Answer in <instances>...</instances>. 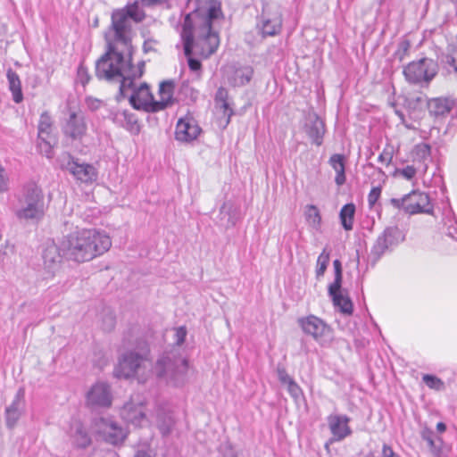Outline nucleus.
<instances>
[{
  "label": "nucleus",
  "instance_id": "obj_19",
  "mask_svg": "<svg viewBox=\"0 0 457 457\" xmlns=\"http://www.w3.org/2000/svg\"><path fill=\"white\" fill-rule=\"evenodd\" d=\"M73 177L83 183H90L96 179L97 172L95 167L88 163H79L78 160L69 155V161L63 167Z\"/></svg>",
  "mask_w": 457,
  "mask_h": 457
},
{
  "label": "nucleus",
  "instance_id": "obj_47",
  "mask_svg": "<svg viewBox=\"0 0 457 457\" xmlns=\"http://www.w3.org/2000/svg\"><path fill=\"white\" fill-rule=\"evenodd\" d=\"M381 195V187H374L371 188L368 195V203L370 207H373L375 204L378 202Z\"/></svg>",
  "mask_w": 457,
  "mask_h": 457
},
{
  "label": "nucleus",
  "instance_id": "obj_56",
  "mask_svg": "<svg viewBox=\"0 0 457 457\" xmlns=\"http://www.w3.org/2000/svg\"><path fill=\"white\" fill-rule=\"evenodd\" d=\"M398 454H396L392 447L386 444L383 445L382 447V457H395Z\"/></svg>",
  "mask_w": 457,
  "mask_h": 457
},
{
  "label": "nucleus",
  "instance_id": "obj_28",
  "mask_svg": "<svg viewBox=\"0 0 457 457\" xmlns=\"http://www.w3.org/2000/svg\"><path fill=\"white\" fill-rule=\"evenodd\" d=\"M56 144L57 138L53 131L37 132V147L47 158L53 157V148Z\"/></svg>",
  "mask_w": 457,
  "mask_h": 457
},
{
  "label": "nucleus",
  "instance_id": "obj_2",
  "mask_svg": "<svg viewBox=\"0 0 457 457\" xmlns=\"http://www.w3.org/2000/svg\"><path fill=\"white\" fill-rule=\"evenodd\" d=\"M221 15L220 3L218 0H197L196 9L187 13L180 33L184 54L188 67L193 71L201 70V62L193 58V52L204 58L213 54L219 46L220 37L212 29V22Z\"/></svg>",
  "mask_w": 457,
  "mask_h": 457
},
{
  "label": "nucleus",
  "instance_id": "obj_1",
  "mask_svg": "<svg viewBox=\"0 0 457 457\" xmlns=\"http://www.w3.org/2000/svg\"><path fill=\"white\" fill-rule=\"evenodd\" d=\"M106 49L96 62V76L107 82L120 81V96L133 85L134 79L145 73V62L133 64L132 22L123 11L116 9L111 15V24L104 33Z\"/></svg>",
  "mask_w": 457,
  "mask_h": 457
},
{
  "label": "nucleus",
  "instance_id": "obj_37",
  "mask_svg": "<svg viewBox=\"0 0 457 457\" xmlns=\"http://www.w3.org/2000/svg\"><path fill=\"white\" fill-rule=\"evenodd\" d=\"M329 256L330 253L327 250V248H324L321 253L319 255L315 270L317 278H320L324 275L329 262Z\"/></svg>",
  "mask_w": 457,
  "mask_h": 457
},
{
  "label": "nucleus",
  "instance_id": "obj_33",
  "mask_svg": "<svg viewBox=\"0 0 457 457\" xmlns=\"http://www.w3.org/2000/svg\"><path fill=\"white\" fill-rule=\"evenodd\" d=\"M174 83L171 80L162 81L159 87L160 100L155 103L163 104V110L173 104Z\"/></svg>",
  "mask_w": 457,
  "mask_h": 457
},
{
  "label": "nucleus",
  "instance_id": "obj_18",
  "mask_svg": "<svg viewBox=\"0 0 457 457\" xmlns=\"http://www.w3.org/2000/svg\"><path fill=\"white\" fill-rule=\"evenodd\" d=\"M87 404L92 407H109L112 396L108 384L97 382L94 384L86 395Z\"/></svg>",
  "mask_w": 457,
  "mask_h": 457
},
{
  "label": "nucleus",
  "instance_id": "obj_11",
  "mask_svg": "<svg viewBox=\"0 0 457 457\" xmlns=\"http://www.w3.org/2000/svg\"><path fill=\"white\" fill-rule=\"evenodd\" d=\"M297 323L305 335L312 337L320 345L328 344L332 339L330 326L313 314L299 318Z\"/></svg>",
  "mask_w": 457,
  "mask_h": 457
},
{
  "label": "nucleus",
  "instance_id": "obj_64",
  "mask_svg": "<svg viewBox=\"0 0 457 457\" xmlns=\"http://www.w3.org/2000/svg\"><path fill=\"white\" fill-rule=\"evenodd\" d=\"M228 457H237L234 451L232 449H229V454Z\"/></svg>",
  "mask_w": 457,
  "mask_h": 457
},
{
  "label": "nucleus",
  "instance_id": "obj_50",
  "mask_svg": "<svg viewBox=\"0 0 457 457\" xmlns=\"http://www.w3.org/2000/svg\"><path fill=\"white\" fill-rule=\"evenodd\" d=\"M287 385V391L293 398L298 399L303 395L301 387L296 384L295 380L290 381V383Z\"/></svg>",
  "mask_w": 457,
  "mask_h": 457
},
{
  "label": "nucleus",
  "instance_id": "obj_23",
  "mask_svg": "<svg viewBox=\"0 0 457 457\" xmlns=\"http://www.w3.org/2000/svg\"><path fill=\"white\" fill-rule=\"evenodd\" d=\"M120 415L124 420L135 426H142L145 420L143 403L141 402L136 403L134 399L124 404Z\"/></svg>",
  "mask_w": 457,
  "mask_h": 457
},
{
  "label": "nucleus",
  "instance_id": "obj_25",
  "mask_svg": "<svg viewBox=\"0 0 457 457\" xmlns=\"http://www.w3.org/2000/svg\"><path fill=\"white\" fill-rule=\"evenodd\" d=\"M341 287L342 285H339L336 289L332 288V286H328V295L336 308L342 313L350 315L353 313V305L349 296L343 294Z\"/></svg>",
  "mask_w": 457,
  "mask_h": 457
},
{
  "label": "nucleus",
  "instance_id": "obj_30",
  "mask_svg": "<svg viewBox=\"0 0 457 457\" xmlns=\"http://www.w3.org/2000/svg\"><path fill=\"white\" fill-rule=\"evenodd\" d=\"M9 90L12 92V100L16 104L23 101V94L21 90V82L19 75L12 69H8L6 72Z\"/></svg>",
  "mask_w": 457,
  "mask_h": 457
},
{
  "label": "nucleus",
  "instance_id": "obj_44",
  "mask_svg": "<svg viewBox=\"0 0 457 457\" xmlns=\"http://www.w3.org/2000/svg\"><path fill=\"white\" fill-rule=\"evenodd\" d=\"M334 270H335V278L333 283H331L329 286H332V288H337L339 285H342V265L339 260H335L333 262Z\"/></svg>",
  "mask_w": 457,
  "mask_h": 457
},
{
  "label": "nucleus",
  "instance_id": "obj_60",
  "mask_svg": "<svg viewBox=\"0 0 457 457\" xmlns=\"http://www.w3.org/2000/svg\"><path fill=\"white\" fill-rule=\"evenodd\" d=\"M134 457H152L149 453L145 450H138Z\"/></svg>",
  "mask_w": 457,
  "mask_h": 457
},
{
  "label": "nucleus",
  "instance_id": "obj_48",
  "mask_svg": "<svg viewBox=\"0 0 457 457\" xmlns=\"http://www.w3.org/2000/svg\"><path fill=\"white\" fill-rule=\"evenodd\" d=\"M277 374L278 380L282 384H288L290 381H293L294 379L287 374L286 368L283 365L278 364L277 366Z\"/></svg>",
  "mask_w": 457,
  "mask_h": 457
},
{
  "label": "nucleus",
  "instance_id": "obj_46",
  "mask_svg": "<svg viewBox=\"0 0 457 457\" xmlns=\"http://www.w3.org/2000/svg\"><path fill=\"white\" fill-rule=\"evenodd\" d=\"M115 316L112 312L105 313L103 319V328L105 331H111L115 327Z\"/></svg>",
  "mask_w": 457,
  "mask_h": 457
},
{
  "label": "nucleus",
  "instance_id": "obj_7",
  "mask_svg": "<svg viewBox=\"0 0 457 457\" xmlns=\"http://www.w3.org/2000/svg\"><path fill=\"white\" fill-rule=\"evenodd\" d=\"M133 79V85L130 87H127L124 96H120V87H119V93L116 96L118 102L125 99L128 96L129 91H132L129 96V104L136 110L145 111L146 112H157L163 110V104L161 103H155L153 94L150 91V87L147 83L144 82L139 87L135 86V80ZM112 81V83H114ZM120 84V81H118Z\"/></svg>",
  "mask_w": 457,
  "mask_h": 457
},
{
  "label": "nucleus",
  "instance_id": "obj_20",
  "mask_svg": "<svg viewBox=\"0 0 457 457\" xmlns=\"http://www.w3.org/2000/svg\"><path fill=\"white\" fill-rule=\"evenodd\" d=\"M25 410V389L20 387L12 403L5 409V423L8 428H13Z\"/></svg>",
  "mask_w": 457,
  "mask_h": 457
},
{
  "label": "nucleus",
  "instance_id": "obj_16",
  "mask_svg": "<svg viewBox=\"0 0 457 457\" xmlns=\"http://www.w3.org/2000/svg\"><path fill=\"white\" fill-rule=\"evenodd\" d=\"M61 246L54 244L48 245L43 251L44 278L49 279L59 271L63 254H61Z\"/></svg>",
  "mask_w": 457,
  "mask_h": 457
},
{
  "label": "nucleus",
  "instance_id": "obj_24",
  "mask_svg": "<svg viewBox=\"0 0 457 457\" xmlns=\"http://www.w3.org/2000/svg\"><path fill=\"white\" fill-rule=\"evenodd\" d=\"M111 119L114 124L132 134L137 135L140 131V126L136 115L127 110H118L111 112Z\"/></svg>",
  "mask_w": 457,
  "mask_h": 457
},
{
  "label": "nucleus",
  "instance_id": "obj_17",
  "mask_svg": "<svg viewBox=\"0 0 457 457\" xmlns=\"http://www.w3.org/2000/svg\"><path fill=\"white\" fill-rule=\"evenodd\" d=\"M201 131L196 120L191 116H186L177 122L175 139L181 143H191L198 137Z\"/></svg>",
  "mask_w": 457,
  "mask_h": 457
},
{
  "label": "nucleus",
  "instance_id": "obj_62",
  "mask_svg": "<svg viewBox=\"0 0 457 457\" xmlns=\"http://www.w3.org/2000/svg\"><path fill=\"white\" fill-rule=\"evenodd\" d=\"M89 104V107L92 108V109H97L100 103L98 100H94V101H91V104Z\"/></svg>",
  "mask_w": 457,
  "mask_h": 457
},
{
  "label": "nucleus",
  "instance_id": "obj_26",
  "mask_svg": "<svg viewBox=\"0 0 457 457\" xmlns=\"http://www.w3.org/2000/svg\"><path fill=\"white\" fill-rule=\"evenodd\" d=\"M253 72V68L250 65L239 66L228 77V82L233 87H244L250 83Z\"/></svg>",
  "mask_w": 457,
  "mask_h": 457
},
{
  "label": "nucleus",
  "instance_id": "obj_59",
  "mask_svg": "<svg viewBox=\"0 0 457 457\" xmlns=\"http://www.w3.org/2000/svg\"><path fill=\"white\" fill-rule=\"evenodd\" d=\"M7 257V252L3 248H0V266L4 263V261Z\"/></svg>",
  "mask_w": 457,
  "mask_h": 457
},
{
  "label": "nucleus",
  "instance_id": "obj_31",
  "mask_svg": "<svg viewBox=\"0 0 457 457\" xmlns=\"http://www.w3.org/2000/svg\"><path fill=\"white\" fill-rule=\"evenodd\" d=\"M72 444L79 448H86L91 444V437L81 423L76 422L71 428Z\"/></svg>",
  "mask_w": 457,
  "mask_h": 457
},
{
  "label": "nucleus",
  "instance_id": "obj_63",
  "mask_svg": "<svg viewBox=\"0 0 457 457\" xmlns=\"http://www.w3.org/2000/svg\"><path fill=\"white\" fill-rule=\"evenodd\" d=\"M231 205L228 203H224L220 207V213H223L227 209H230Z\"/></svg>",
  "mask_w": 457,
  "mask_h": 457
},
{
  "label": "nucleus",
  "instance_id": "obj_3",
  "mask_svg": "<svg viewBox=\"0 0 457 457\" xmlns=\"http://www.w3.org/2000/svg\"><path fill=\"white\" fill-rule=\"evenodd\" d=\"M111 245L110 237L96 229L73 231L61 242L63 257L77 262L91 261L107 252Z\"/></svg>",
  "mask_w": 457,
  "mask_h": 457
},
{
  "label": "nucleus",
  "instance_id": "obj_57",
  "mask_svg": "<svg viewBox=\"0 0 457 457\" xmlns=\"http://www.w3.org/2000/svg\"><path fill=\"white\" fill-rule=\"evenodd\" d=\"M155 43V40L154 39H147L143 44V51L145 53H149L151 51H154L153 44Z\"/></svg>",
  "mask_w": 457,
  "mask_h": 457
},
{
  "label": "nucleus",
  "instance_id": "obj_5",
  "mask_svg": "<svg viewBox=\"0 0 457 457\" xmlns=\"http://www.w3.org/2000/svg\"><path fill=\"white\" fill-rule=\"evenodd\" d=\"M188 361L176 352H165L156 361L153 371L159 380L173 386L187 381Z\"/></svg>",
  "mask_w": 457,
  "mask_h": 457
},
{
  "label": "nucleus",
  "instance_id": "obj_36",
  "mask_svg": "<svg viewBox=\"0 0 457 457\" xmlns=\"http://www.w3.org/2000/svg\"><path fill=\"white\" fill-rule=\"evenodd\" d=\"M123 11L126 17L132 22H141L145 19V12L140 10L137 4L127 5L124 8L120 9Z\"/></svg>",
  "mask_w": 457,
  "mask_h": 457
},
{
  "label": "nucleus",
  "instance_id": "obj_9",
  "mask_svg": "<svg viewBox=\"0 0 457 457\" xmlns=\"http://www.w3.org/2000/svg\"><path fill=\"white\" fill-rule=\"evenodd\" d=\"M437 72V62L428 57L411 62L403 68L404 78L411 84H428Z\"/></svg>",
  "mask_w": 457,
  "mask_h": 457
},
{
  "label": "nucleus",
  "instance_id": "obj_55",
  "mask_svg": "<svg viewBox=\"0 0 457 457\" xmlns=\"http://www.w3.org/2000/svg\"><path fill=\"white\" fill-rule=\"evenodd\" d=\"M400 173L403 178L410 180L415 176L416 169L411 165H408L404 167L403 170H401Z\"/></svg>",
  "mask_w": 457,
  "mask_h": 457
},
{
  "label": "nucleus",
  "instance_id": "obj_61",
  "mask_svg": "<svg viewBox=\"0 0 457 457\" xmlns=\"http://www.w3.org/2000/svg\"><path fill=\"white\" fill-rule=\"evenodd\" d=\"M436 429L439 433H443L446 430V425L444 422H438L436 424Z\"/></svg>",
  "mask_w": 457,
  "mask_h": 457
},
{
  "label": "nucleus",
  "instance_id": "obj_6",
  "mask_svg": "<svg viewBox=\"0 0 457 457\" xmlns=\"http://www.w3.org/2000/svg\"><path fill=\"white\" fill-rule=\"evenodd\" d=\"M149 347L145 342L140 343L136 349L122 353L114 370L117 378H129L139 374L148 361Z\"/></svg>",
  "mask_w": 457,
  "mask_h": 457
},
{
  "label": "nucleus",
  "instance_id": "obj_12",
  "mask_svg": "<svg viewBox=\"0 0 457 457\" xmlns=\"http://www.w3.org/2000/svg\"><path fill=\"white\" fill-rule=\"evenodd\" d=\"M404 240L403 231L396 226L387 227L379 235L370 250V258L374 265L386 252Z\"/></svg>",
  "mask_w": 457,
  "mask_h": 457
},
{
  "label": "nucleus",
  "instance_id": "obj_43",
  "mask_svg": "<svg viewBox=\"0 0 457 457\" xmlns=\"http://www.w3.org/2000/svg\"><path fill=\"white\" fill-rule=\"evenodd\" d=\"M420 435H421V438L428 443L430 450L434 453L437 454L439 453V449H437L435 445L434 432L430 428H425L421 431Z\"/></svg>",
  "mask_w": 457,
  "mask_h": 457
},
{
  "label": "nucleus",
  "instance_id": "obj_34",
  "mask_svg": "<svg viewBox=\"0 0 457 457\" xmlns=\"http://www.w3.org/2000/svg\"><path fill=\"white\" fill-rule=\"evenodd\" d=\"M431 147L426 143H421L415 145L412 151V157L414 162H418L423 164L424 171L427 170V161L430 159Z\"/></svg>",
  "mask_w": 457,
  "mask_h": 457
},
{
  "label": "nucleus",
  "instance_id": "obj_27",
  "mask_svg": "<svg viewBox=\"0 0 457 457\" xmlns=\"http://www.w3.org/2000/svg\"><path fill=\"white\" fill-rule=\"evenodd\" d=\"M329 165L336 171L335 183L340 187L346 181L345 158L343 154H334L328 160Z\"/></svg>",
  "mask_w": 457,
  "mask_h": 457
},
{
  "label": "nucleus",
  "instance_id": "obj_14",
  "mask_svg": "<svg viewBox=\"0 0 457 457\" xmlns=\"http://www.w3.org/2000/svg\"><path fill=\"white\" fill-rule=\"evenodd\" d=\"M303 131L312 144L320 146L326 133L325 121L315 112H308L304 116Z\"/></svg>",
  "mask_w": 457,
  "mask_h": 457
},
{
  "label": "nucleus",
  "instance_id": "obj_58",
  "mask_svg": "<svg viewBox=\"0 0 457 457\" xmlns=\"http://www.w3.org/2000/svg\"><path fill=\"white\" fill-rule=\"evenodd\" d=\"M145 6H154L165 3L167 0H141Z\"/></svg>",
  "mask_w": 457,
  "mask_h": 457
},
{
  "label": "nucleus",
  "instance_id": "obj_4",
  "mask_svg": "<svg viewBox=\"0 0 457 457\" xmlns=\"http://www.w3.org/2000/svg\"><path fill=\"white\" fill-rule=\"evenodd\" d=\"M15 215L19 220H39L45 214L44 194L35 182L26 183L16 195Z\"/></svg>",
  "mask_w": 457,
  "mask_h": 457
},
{
  "label": "nucleus",
  "instance_id": "obj_54",
  "mask_svg": "<svg viewBox=\"0 0 457 457\" xmlns=\"http://www.w3.org/2000/svg\"><path fill=\"white\" fill-rule=\"evenodd\" d=\"M393 160V154L392 152L386 151V149L378 155V161L388 166Z\"/></svg>",
  "mask_w": 457,
  "mask_h": 457
},
{
  "label": "nucleus",
  "instance_id": "obj_13",
  "mask_svg": "<svg viewBox=\"0 0 457 457\" xmlns=\"http://www.w3.org/2000/svg\"><path fill=\"white\" fill-rule=\"evenodd\" d=\"M283 14L279 8L271 10L263 7L262 14L257 19L256 28L262 37H275L282 30Z\"/></svg>",
  "mask_w": 457,
  "mask_h": 457
},
{
  "label": "nucleus",
  "instance_id": "obj_35",
  "mask_svg": "<svg viewBox=\"0 0 457 457\" xmlns=\"http://www.w3.org/2000/svg\"><path fill=\"white\" fill-rule=\"evenodd\" d=\"M228 92L225 87H219L215 94V102L224 110V113L230 117L233 114V110L229 107L228 104Z\"/></svg>",
  "mask_w": 457,
  "mask_h": 457
},
{
  "label": "nucleus",
  "instance_id": "obj_40",
  "mask_svg": "<svg viewBox=\"0 0 457 457\" xmlns=\"http://www.w3.org/2000/svg\"><path fill=\"white\" fill-rule=\"evenodd\" d=\"M306 218L313 228H320L321 224V216L317 206L313 204L307 206Z\"/></svg>",
  "mask_w": 457,
  "mask_h": 457
},
{
  "label": "nucleus",
  "instance_id": "obj_38",
  "mask_svg": "<svg viewBox=\"0 0 457 457\" xmlns=\"http://www.w3.org/2000/svg\"><path fill=\"white\" fill-rule=\"evenodd\" d=\"M198 91L187 83H183L179 90L180 99L186 102H195L198 97Z\"/></svg>",
  "mask_w": 457,
  "mask_h": 457
},
{
  "label": "nucleus",
  "instance_id": "obj_15",
  "mask_svg": "<svg viewBox=\"0 0 457 457\" xmlns=\"http://www.w3.org/2000/svg\"><path fill=\"white\" fill-rule=\"evenodd\" d=\"M87 129L85 116L81 112H71L62 127L64 137L72 141L81 140Z\"/></svg>",
  "mask_w": 457,
  "mask_h": 457
},
{
  "label": "nucleus",
  "instance_id": "obj_8",
  "mask_svg": "<svg viewBox=\"0 0 457 457\" xmlns=\"http://www.w3.org/2000/svg\"><path fill=\"white\" fill-rule=\"evenodd\" d=\"M92 429L101 440L112 445L122 444L128 436L127 429L109 416L95 419Z\"/></svg>",
  "mask_w": 457,
  "mask_h": 457
},
{
  "label": "nucleus",
  "instance_id": "obj_45",
  "mask_svg": "<svg viewBox=\"0 0 457 457\" xmlns=\"http://www.w3.org/2000/svg\"><path fill=\"white\" fill-rule=\"evenodd\" d=\"M77 79L84 87L89 82L91 79L87 68L83 64H80L78 68Z\"/></svg>",
  "mask_w": 457,
  "mask_h": 457
},
{
  "label": "nucleus",
  "instance_id": "obj_22",
  "mask_svg": "<svg viewBox=\"0 0 457 457\" xmlns=\"http://www.w3.org/2000/svg\"><path fill=\"white\" fill-rule=\"evenodd\" d=\"M454 105L455 101L448 97H435L428 101V112L436 120L447 117Z\"/></svg>",
  "mask_w": 457,
  "mask_h": 457
},
{
  "label": "nucleus",
  "instance_id": "obj_32",
  "mask_svg": "<svg viewBox=\"0 0 457 457\" xmlns=\"http://www.w3.org/2000/svg\"><path fill=\"white\" fill-rule=\"evenodd\" d=\"M355 211L356 208L353 203L345 204L340 210V222L344 229L346 231L352 230L353 228Z\"/></svg>",
  "mask_w": 457,
  "mask_h": 457
},
{
  "label": "nucleus",
  "instance_id": "obj_21",
  "mask_svg": "<svg viewBox=\"0 0 457 457\" xmlns=\"http://www.w3.org/2000/svg\"><path fill=\"white\" fill-rule=\"evenodd\" d=\"M350 418L346 415L331 414L328 417V424L332 434L330 442L342 441L352 434L348 426Z\"/></svg>",
  "mask_w": 457,
  "mask_h": 457
},
{
  "label": "nucleus",
  "instance_id": "obj_29",
  "mask_svg": "<svg viewBox=\"0 0 457 457\" xmlns=\"http://www.w3.org/2000/svg\"><path fill=\"white\" fill-rule=\"evenodd\" d=\"M156 423L161 434L166 436L171 433L175 421L170 411L159 407L156 413Z\"/></svg>",
  "mask_w": 457,
  "mask_h": 457
},
{
  "label": "nucleus",
  "instance_id": "obj_39",
  "mask_svg": "<svg viewBox=\"0 0 457 457\" xmlns=\"http://www.w3.org/2000/svg\"><path fill=\"white\" fill-rule=\"evenodd\" d=\"M422 381L430 389H434L436 391H444L445 389V382L435 375L425 374L422 377Z\"/></svg>",
  "mask_w": 457,
  "mask_h": 457
},
{
  "label": "nucleus",
  "instance_id": "obj_42",
  "mask_svg": "<svg viewBox=\"0 0 457 457\" xmlns=\"http://www.w3.org/2000/svg\"><path fill=\"white\" fill-rule=\"evenodd\" d=\"M37 129L42 133H46V131H53V120L47 111L41 113Z\"/></svg>",
  "mask_w": 457,
  "mask_h": 457
},
{
  "label": "nucleus",
  "instance_id": "obj_41",
  "mask_svg": "<svg viewBox=\"0 0 457 457\" xmlns=\"http://www.w3.org/2000/svg\"><path fill=\"white\" fill-rule=\"evenodd\" d=\"M410 48L411 42L406 38L401 39L397 45V49L394 53V57L399 62H403L409 55Z\"/></svg>",
  "mask_w": 457,
  "mask_h": 457
},
{
  "label": "nucleus",
  "instance_id": "obj_52",
  "mask_svg": "<svg viewBox=\"0 0 457 457\" xmlns=\"http://www.w3.org/2000/svg\"><path fill=\"white\" fill-rule=\"evenodd\" d=\"M445 225L447 227V235L457 240V220L454 219L448 220Z\"/></svg>",
  "mask_w": 457,
  "mask_h": 457
},
{
  "label": "nucleus",
  "instance_id": "obj_51",
  "mask_svg": "<svg viewBox=\"0 0 457 457\" xmlns=\"http://www.w3.org/2000/svg\"><path fill=\"white\" fill-rule=\"evenodd\" d=\"M445 62L449 67L453 68L454 72L457 74V50H453L445 56Z\"/></svg>",
  "mask_w": 457,
  "mask_h": 457
},
{
  "label": "nucleus",
  "instance_id": "obj_53",
  "mask_svg": "<svg viewBox=\"0 0 457 457\" xmlns=\"http://www.w3.org/2000/svg\"><path fill=\"white\" fill-rule=\"evenodd\" d=\"M186 337H187V328L185 327L178 328L175 332L176 345H181L185 342Z\"/></svg>",
  "mask_w": 457,
  "mask_h": 457
},
{
  "label": "nucleus",
  "instance_id": "obj_10",
  "mask_svg": "<svg viewBox=\"0 0 457 457\" xmlns=\"http://www.w3.org/2000/svg\"><path fill=\"white\" fill-rule=\"evenodd\" d=\"M390 204L397 209L403 208L410 214L431 213L433 205L428 194L412 191L402 198H391Z\"/></svg>",
  "mask_w": 457,
  "mask_h": 457
},
{
  "label": "nucleus",
  "instance_id": "obj_49",
  "mask_svg": "<svg viewBox=\"0 0 457 457\" xmlns=\"http://www.w3.org/2000/svg\"><path fill=\"white\" fill-rule=\"evenodd\" d=\"M9 189V178L2 166H0V194L4 193Z\"/></svg>",
  "mask_w": 457,
  "mask_h": 457
}]
</instances>
